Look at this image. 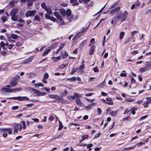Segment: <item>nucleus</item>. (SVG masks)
Returning a JSON list of instances; mask_svg holds the SVG:
<instances>
[{
	"label": "nucleus",
	"instance_id": "obj_1",
	"mask_svg": "<svg viewBox=\"0 0 151 151\" xmlns=\"http://www.w3.org/2000/svg\"><path fill=\"white\" fill-rule=\"evenodd\" d=\"M118 14L119 17V19L122 22L126 20L128 13L126 10H125L123 13L122 12H119Z\"/></svg>",
	"mask_w": 151,
	"mask_h": 151
},
{
	"label": "nucleus",
	"instance_id": "obj_2",
	"mask_svg": "<svg viewBox=\"0 0 151 151\" xmlns=\"http://www.w3.org/2000/svg\"><path fill=\"white\" fill-rule=\"evenodd\" d=\"M120 7H117L112 10L109 9V10H108L107 12H109L110 14L113 15L117 13L120 10Z\"/></svg>",
	"mask_w": 151,
	"mask_h": 151
},
{
	"label": "nucleus",
	"instance_id": "obj_3",
	"mask_svg": "<svg viewBox=\"0 0 151 151\" xmlns=\"http://www.w3.org/2000/svg\"><path fill=\"white\" fill-rule=\"evenodd\" d=\"M55 11L53 13L54 15L59 20L62 21V18L60 14V10L56 9H55Z\"/></svg>",
	"mask_w": 151,
	"mask_h": 151
},
{
	"label": "nucleus",
	"instance_id": "obj_4",
	"mask_svg": "<svg viewBox=\"0 0 151 151\" xmlns=\"http://www.w3.org/2000/svg\"><path fill=\"white\" fill-rule=\"evenodd\" d=\"M36 12V11L35 10L33 11L29 10L26 12L25 16L27 17H33L35 15Z\"/></svg>",
	"mask_w": 151,
	"mask_h": 151
},
{
	"label": "nucleus",
	"instance_id": "obj_5",
	"mask_svg": "<svg viewBox=\"0 0 151 151\" xmlns=\"http://www.w3.org/2000/svg\"><path fill=\"white\" fill-rule=\"evenodd\" d=\"M85 68V65L84 64H82L79 66L78 68H76L77 71L78 73L81 74L83 72V69Z\"/></svg>",
	"mask_w": 151,
	"mask_h": 151
},
{
	"label": "nucleus",
	"instance_id": "obj_6",
	"mask_svg": "<svg viewBox=\"0 0 151 151\" xmlns=\"http://www.w3.org/2000/svg\"><path fill=\"white\" fill-rule=\"evenodd\" d=\"M52 49V47L51 46L49 47L46 48L44 52L42 53V55L43 56H45L47 55L49 52H50L51 50Z\"/></svg>",
	"mask_w": 151,
	"mask_h": 151
},
{
	"label": "nucleus",
	"instance_id": "obj_7",
	"mask_svg": "<svg viewBox=\"0 0 151 151\" xmlns=\"http://www.w3.org/2000/svg\"><path fill=\"white\" fill-rule=\"evenodd\" d=\"M34 57L33 56H32L29 58L25 59L23 62L24 64H29L31 63L33 60Z\"/></svg>",
	"mask_w": 151,
	"mask_h": 151
},
{
	"label": "nucleus",
	"instance_id": "obj_8",
	"mask_svg": "<svg viewBox=\"0 0 151 151\" xmlns=\"http://www.w3.org/2000/svg\"><path fill=\"white\" fill-rule=\"evenodd\" d=\"M49 96L53 99H60V97L59 96L55 94H49Z\"/></svg>",
	"mask_w": 151,
	"mask_h": 151
},
{
	"label": "nucleus",
	"instance_id": "obj_9",
	"mask_svg": "<svg viewBox=\"0 0 151 151\" xmlns=\"http://www.w3.org/2000/svg\"><path fill=\"white\" fill-rule=\"evenodd\" d=\"M18 9L17 8H15L12 9L10 12V16L16 15L18 13Z\"/></svg>",
	"mask_w": 151,
	"mask_h": 151
},
{
	"label": "nucleus",
	"instance_id": "obj_10",
	"mask_svg": "<svg viewBox=\"0 0 151 151\" xmlns=\"http://www.w3.org/2000/svg\"><path fill=\"white\" fill-rule=\"evenodd\" d=\"M86 29H83V30L81 31L80 32H79L76 34L75 35L76 36V37L77 38H78L80 37L82 35H83V33L86 30Z\"/></svg>",
	"mask_w": 151,
	"mask_h": 151
},
{
	"label": "nucleus",
	"instance_id": "obj_11",
	"mask_svg": "<svg viewBox=\"0 0 151 151\" xmlns=\"http://www.w3.org/2000/svg\"><path fill=\"white\" fill-rule=\"evenodd\" d=\"M10 84L11 85V86L14 87L17 84V81H14V80L12 79L10 81Z\"/></svg>",
	"mask_w": 151,
	"mask_h": 151
},
{
	"label": "nucleus",
	"instance_id": "obj_12",
	"mask_svg": "<svg viewBox=\"0 0 151 151\" xmlns=\"http://www.w3.org/2000/svg\"><path fill=\"white\" fill-rule=\"evenodd\" d=\"M22 90V89L21 88H15L13 89H12V93L15 92L17 91H20Z\"/></svg>",
	"mask_w": 151,
	"mask_h": 151
},
{
	"label": "nucleus",
	"instance_id": "obj_13",
	"mask_svg": "<svg viewBox=\"0 0 151 151\" xmlns=\"http://www.w3.org/2000/svg\"><path fill=\"white\" fill-rule=\"evenodd\" d=\"M106 101H107L106 104L109 105H113V104L112 102V99L109 98H106Z\"/></svg>",
	"mask_w": 151,
	"mask_h": 151
},
{
	"label": "nucleus",
	"instance_id": "obj_14",
	"mask_svg": "<svg viewBox=\"0 0 151 151\" xmlns=\"http://www.w3.org/2000/svg\"><path fill=\"white\" fill-rule=\"evenodd\" d=\"M2 90L6 92L12 93V89L6 87L2 88Z\"/></svg>",
	"mask_w": 151,
	"mask_h": 151
},
{
	"label": "nucleus",
	"instance_id": "obj_15",
	"mask_svg": "<svg viewBox=\"0 0 151 151\" xmlns=\"http://www.w3.org/2000/svg\"><path fill=\"white\" fill-rule=\"evenodd\" d=\"M113 19L114 21V24H115L118 22V20L119 19V17L118 14L116 16L114 17Z\"/></svg>",
	"mask_w": 151,
	"mask_h": 151
},
{
	"label": "nucleus",
	"instance_id": "obj_16",
	"mask_svg": "<svg viewBox=\"0 0 151 151\" xmlns=\"http://www.w3.org/2000/svg\"><path fill=\"white\" fill-rule=\"evenodd\" d=\"M117 110L114 111H112L110 112V114L111 116L114 117L117 115Z\"/></svg>",
	"mask_w": 151,
	"mask_h": 151
},
{
	"label": "nucleus",
	"instance_id": "obj_17",
	"mask_svg": "<svg viewBox=\"0 0 151 151\" xmlns=\"http://www.w3.org/2000/svg\"><path fill=\"white\" fill-rule=\"evenodd\" d=\"M76 102L77 104L79 106H81L83 105L79 99H76Z\"/></svg>",
	"mask_w": 151,
	"mask_h": 151
},
{
	"label": "nucleus",
	"instance_id": "obj_18",
	"mask_svg": "<svg viewBox=\"0 0 151 151\" xmlns=\"http://www.w3.org/2000/svg\"><path fill=\"white\" fill-rule=\"evenodd\" d=\"M11 17V19L15 21H17L18 18V17L17 15H14L12 16H10Z\"/></svg>",
	"mask_w": 151,
	"mask_h": 151
},
{
	"label": "nucleus",
	"instance_id": "obj_19",
	"mask_svg": "<svg viewBox=\"0 0 151 151\" xmlns=\"http://www.w3.org/2000/svg\"><path fill=\"white\" fill-rule=\"evenodd\" d=\"M70 2L71 3L73 4V5L75 6L78 5V4L77 0H70Z\"/></svg>",
	"mask_w": 151,
	"mask_h": 151
},
{
	"label": "nucleus",
	"instance_id": "obj_20",
	"mask_svg": "<svg viewBox=\"0 0 151 151\" xmlns=\"http://www.w3.org/2000/svg\"><path fill=\"white\" fill-rule=\"evenodd\" d=\"M52 58L53 59L54 62H57L58 60L60 59L61 57L60 56L57 57H53Z\"/></svg>",
	"mask_w": 151,
	"mask_h": 151
},
{
	"label": "nucleus",
	"instance_id": "obj_21",
	"mask_svg": "<svg viewBox=\"0 0 151 151\" xmlns=\"http://www.w3.org/2000/svg\"><path fill=\"white\" fill-rule=\"evenodd\" d=\"M148 70L147 69V68L146 66L145 68H140L139 71L141 73H143Z\"/></svg>",
	"mask_w": 151,
	"mask_h": 151
},
{
	"label": "nucleus",
	"instance_id": "obj_22",
	"mask_svg": "<svg viewBox=\"0 0 151 151\" xmlns=\"http://www.w3.org/2000/svg\"><path fill=\"white\" fill-rule=\"evenodd\" d=\"M135 146H136V145H133L132 146L129 147H128L125 148L124 149V150L128 151V150H129L133 149L135 147Z\"/></svg>",
	"mask_w": 151,
	"mask_h": 151
},
{
	"label": "nucleus",
	"instance_id": "obj_23",
	"mask_svg": "<svg viewBox=\"0 0 151 151\" xmlns=\"http://www.w3.org/2000/svg\"><path fill=\"white\" fill-rule=\"evenodd\" d=\"M60 14L62 15L63 16H64L66 15V11L65 10L62 9L60 10Z\"/></svg>",
	"mask_w": 151,
	"mask_h": 151
},
{
	"label": "nucleus",
	"instance_id": "obj_24",
	"mask_svg": "<svg viewBox=\"0 0 151 151\" xmlns=\"http://www.w3.org/2000/svg\"><path fill=\"white\" fill-rule=\"evenodd\" d=\"M34 93H36V96H40V91L36 89L34 90Z\"/></svg>",
	"mask_w": 151,
	"mask_h": 151
},
{
	"label": "nucleus",
	"instance_id": "obj_25",
	"mask_svg": "<svg viewBox=\"0 0 151 151\" xmlns=\"http://www.w3.org/2000/svg\"><path fill=\"white\" fill-rule=\"evenodd\" d=\"M20 78V76L19 75L17 76L14 77V78H12V79L14 80V81H17H17L19 80Z\"/></svg>",
	"mask_w": 151,
	"mask_h": 151
},
{
	"label": "nucleus",
	"instance_id": "obj_26",
	"mask_svg": "<svg viewBox=\"0 0 151 151\" xmlns=\"http://www.w3.org/2000/svg\"><path fill=\"white\" fill-rule=\"evenodd\" d=\"M137 108H135L134 107H133L131 108V111L133 115H134L135 113V111L137 109Z\"/></svg>",
	"mask_w": 151,
	"mask_h": 151
},
{
	"label": "nucleus",
	"instance_id": "obj_27",
	"mask_svg": "<svg viewBox=\"0 0 151 151\" xmlns=\"http://www.w3.org/2000/svg\"><path fill=\"white\" fill-rule=\"evenodd\" d=\"M94 46L93 45H92L91 47V49L90 50V52H89L90 54L91 55V54H92L93 53V52H94Z\"/></svg>",
	"mask_w": 151,
	"mask_h": 151
},
{
	"label": "nucleus",
	"instance_id": "obj_28",
	"mask_svg": "<svg viewBox=\"0 0 151 151\" xmlns=\"http://www.w3.org/2000/svg\"><path fill=\"white\" fill-rule=\"evenodd\" d=\"M68 56V53L66 51H64L62 55V58H66Z\"/></svg>",
	"mask_w": 151,
	"mask_h": 151
},
{
	"label": "nucleus",
	"instance_id": "obj_29",
	"mask_svg": "<svg viewBox=\"0 0 151 151\" xmlns=\"http://www.w3.org/2000/svg\"><path fill=\"white\" fill-rule=\"evenodd\" d=\"M74 96L75 98L78 99L79 97H81V94H78L77 93H74Z\"/></svg>",
	"mask_w": 151,
	"mask_h": 151
},
{
	"label": "nucleus",
	"instance_id": "obj_30",
	"mask_svg": "<svg viewBox=\"0 0 151 151\" xmlns=\"http://www.w3.org/2000/svg\"><path fill=\"white\" fill-rule=\"evenodd\" d=\"M67 19L69 22H70L73 19V15L67 17Z\"/></svg>",
	"mask_w": 151,
	"mask_h": 151
},
{
	"label": "nucleus",
	"instance_id": "obj_31",
	"mask_svg": "<svg viewBox=\"0 0 151 151\" xmlns=\"http://www.w3.org/2000/svg\"><path fill=\"white\" fill-rule=\"evenodd\" d=\"M59 127L58 128V130H61L62 129V128L63 127V126L62 124V123H61L59 120Z\"/></svg>",
	"mask_w": 151,
	"mask_h": 151
},
{
	"label": "nucleus",
	"instance_id": "obj_32",
	"mask_svg": "<svg viewBox=\"0 0 151 151\" xmlns=\"http://www.w3.org/2000/svg\"><path fill=\"white\" fill-rule=\"evenodd\" d=\"M45 10L46 11L47 13L51 14H52V10L50 8H47V9Z\"/></svg>",
	"mask_w": 151,
	"mask_h": 151
},
{
	"label": "nucleus",
	"instance_id": "obj_33",
	"mask_svg": "<svg viewBox=\"0 0 151 151\" xmlns=\"http://www.w3.org/2000/svg\"><path fill=\"white\" fill-rule=\"evenodd\" d=\"M13 126L14 129H19V124H14Z\"/></svg>",
	"mask_w": 151,
	"mask_h": 151
},
{
	"label": "nucleus",
	"instance_id": "obj_34",
	"mask_svg": "<svg viewBox=\"0 0 151 151\" xmlns=\"http://www.w3.org/2000/svg\"><path fill=\"white\" fill-rule=\"evenodd\" d=\"M76 77H73L71 78H68V80L70 81H74L76 79Z\"/></svg>",
	"mask_w": 151,
	"mask_h": 151
},
{
	"label": "nucleus",
	"instance_id": "obj_35",
	"mask_svg": "<svg viewBox=\"0 0 151 151\" xmlns=\"http://www.w3.org/2000/svg\"><path fill=\"white\" fill-rule=\"evenodd\" d=\"M137 32L138 31H133L131 32V34L132 36V38L133 39L134 38L135 34L137 33Z\"/></svg>",
	"mask_w": 151,
	"mask_h": 151
},
{
	"label": "nucleus",
	"instance_id": "obj_36",
	"mask_svg": "<svg viewBox=\"0 0 151 151\" xmlns=\"http://www.w3.org/2000/svg\"><path fill=\"white\" fill-rule=\"evenodd\" d=\"M125 33L123 32H121L119 35V39L121 40L122 39Z\"/></svg>",
	"mask_w": 151,
	"mask_h": 151
},
{
	"label": "nucleus",
	"instance_id": "obj_37",
	"mask_svg": "<svg viewBox=\"0 0 151 151\" xmlns=\"http://www.w3.org/2000/svg\"><path fill=\"white\" fill-rule=\"evenodd\" d=\"M11 37L12 38L14 39H17L18 37V36L14 34H13L11 35Z\"/></svg>",
	"mask_w": 151,
	"mask_h": 151
},
{
	"label": "nucleus",
	"instance_id": "obj_38",
	"mask_svg": "<svg viewBox=\"0 0 151 151\" xmlns=\"http://www.w3.org/2000/svg\"><path fill=\"white\" fill-rule=\"evenodd\" d=\"M68 94V92L66 91H64V92L60 93V95L62 96H66Z\"/></svg>",
	"mask_w": 151,
	"mask_h": 151
},
{
	"label": "nucleus",
	"instance_id": "obj_39",
	"mask_svg": "<svg viewBox=\"0 0 151 151\" xmlns=\"http://www.w3.org/2000/svg\"><path fill=\"white\" fill-rule=\"evenodd\" d=\"M71 14V12L70 9H68L66 12V14L67 17L70 16Z\"/></svg>",
	"mask_w": 151,
	"mask_h": 151
},
{
	"label": "nucleus",
	"instance_id": "obj_40",
	"mask_svg": "<svg viewBox=\"0 0 151 151\" xmlns=\"http://www.w3.org/2000/svg\"><path fill=\"white\" fill-rule=\"evenodd\" d=\"M21 123L22 124V125L23 126V128L24 129H25L26 128V125L25 122L24 121H21Z\"/></svg>",
	"mask_w": 151,
	"mask_h": 151
},
{
	"label": "nucleus",
	"instance_id": "obj_41",
	"mask_svg": "<svg viewBox=\"0 0 151 151\" xmlns=\"http://www.w3.org/2000/svg\"><path fill=\"white\" fill-rule=\"evenodd\" d=\"M134 4L135 5L136 7H137V6H139L140 5V2H139V0H138Z\"/></svg>",
	"mask_w": 151,
	"mask_h": 151
},
{
	"label": "nucleus",
	"instance_id": "obj_42",
	"mask_svg": "<svg viewBox=\"0 0 151 151\" xmlns=\"http://www.w3.org/2000/svg\"><path fill=\"white\" fill-rule=\"evenodd\" d=\"M6 132H8L9 134H11L12 133V129L11 128H6Z\"/></svg>",
	"mask_w": 151,
	"mask_h": 151
},
{
	"label": "nucleus",
	"instance_id": "obj_43",
	"mask_svg": "<svg viewBox=\"0 0 151 151\" xmlns=\"http://www.w3.org/2000/svg\"><path fill=\"white\" fill-rule=\"evenodd\" d=\"M41 6L45 10H46V9L47 8V7L46 6L44 2L42 3V4Z\"/></svg>",
	"mask_w": 151,
	"mask_h": 151
},
{
	"label": "nucleus",
	"instance_id": "obj_44",
	"mask_svg": "<svg viewBox=\"0 0 151 151\" xmlns=\"http://www.w3.org/2000/svg\"><path fill=\"white\" fill-rule=\"evenodd\" d=\"M149 103V101H146L145 103H144L143 105H145L144 106L145 108L148 107V105Z\"/></svg>",
	"mask_w": 151,
	"mask_h": 151
},
{
	"label": "nucleus",
	"instance_id": "obj_45",
	"mask_svg": "<svg viewBox=\"0 0 151 151\" xmlns=\"http://www.w3.org/2000/svg\"><path fill=\"white\" fill-rule=\"evenodd\" d=\"M64 45L65 44H61L59 46V49L58 50V51H59V50L63 49L64 47Z\"/></svg>",
	"mask_w": 151,
	"mask_h": 151
},
{
	"label": "nucleus",
	"instance_id": "obj_46",
	"mask_svg": "<svg viewBox=\"0 0 151 151\" xmlns=\"http://www.w3.org/2000/svg\"><path fill=\"white\" fill-rule=\"evenodd\" d=\"M146 66L147 68V69L148 70L150 69L151 68V61L147 64Z\"/></svg>",
	"mask_w": 151,
	"mask_h": 151
},
{
	"label": "nucleus",
	"instance_id": "obj_47",
	"mask_svg": "<svg viewBox=\"0 0 151 151\" xmlns=\"http://www.w3.org/2000/svg\"><path fill=\"white\" fill-rule=\"evenodd\" d=\"M35 20L40 21V19L38 15H36L34 17Z\"/></svg>",
	"mask_w": 151,
	"mask_h": 151
},
{
	"label": "nucleus",
	"instance_id": "obj_48",
	"mask_svg": "<svg viewBox=\"0 0 151 151\" xmlns=\"http://www.w3.org/2000/svg\"><path fill=\"white\" fill-rule=\"evenodd\" d=\"M0 46L2 47L3 48V49H6V47H5V44L3 42H1V43L0 44Z\"/></svg>",
	"mask_w": 151,
	"mask_h": 151
},
{
	"label": "nucleus",
	"instance_id": "obj_49",
	"mask_svg": "<svg viewBox=\"0 0 151 151\" xmlns=\"http://www.w3.org/2000/svg\"><path fill=\"white\" fill-rule=\"evenodd\" d=\"M49 77V75L47 73H45L44 75V78L47 79Z\"/></svg>",
	"mask_w": 151,
	"mask_h": 151
},
{
	"label": "nucleus",
	"instance_id": "obj_50",
	"mask_svg": "<svg viewBox=\"0 0 151 151\" xmlns=\"http://www.w3.org/2000/svg\"><path fill=\"white\" fill-rule=\"evenodd\" d=\"M118 3L117 2H116L114 3L109 8V9L110 10L112 8H113L116 5H117Z\"/></svg>",
	"mask_w": 151,
	"mask_h": 151
},
{
	"label": "nucleus",
	"instance_id": "obj_51",
	"mask_svg": "<svg viewBox=\"0 0 151 151\" xmlns=\"http://www.w3.org/2000/svg\"><path fill=\"white\" fill-rule=\"evenodd\" d=\"M87 43L86 40H84L82 42L80 46L83 47L84 45H86Z\"/></svg>",
	"mask_w": 151,
	"mask_h": 151
},
{
	"label": "nucleus",
	"instance_id": "obj_52",
	"mask_svg": "<svg viewBox=\"0 0 151 151\" xmlns=\"http://www.w3.org/2000/svg\"><path fill=\"white\" fill-rule=\"evenodd\" d=\"M125 101L127 102H132L133 101H134V100L130 98H128L126 99Z\"/></svg>",
	"mask_w": 151,
	"mask_h": 151
},
{
	"label": "nucleus",
	"instance_id": "obj_53",
	"mask_svg": "<svg viewBox=\"0 0 151 151\" xmlns=\"http://www.w3.org/2000/svg\"><path fill=\"white\" fill-rule=\"evenodd\" d=\"M100 132H99L98 134H95L94 136V139H95L98 138L100 136Z\"/></svg>",
	"mask_w": 151,
	"mask_h": 151
},
{
	"label": "nucleus",
	"instance_id": "obj_54",
	"mask_svg": "<svg viewBox=\"0 0 151 151\" xmlns=\"http://www.w3.org/2000/svg\"><path fill=\"white\" fill-rule=\"evenodd\" d=\"M7 98L9 99H12L14 100H19V96L18 97H9L8 98Z\"/></svg>",
	"mask_w": 151,
	"mask_h": 151
},
{
	"label": "nucleus",
	"instance_id": "obj_55",
	"mask_svg": "<svg viewBox=\"0 0 151 151\" xmlns=\"http://www.w3.org/2000/svg\"><path fill=\"white\" fill-rule=\"evenodd\" d=\"M7 18L6 17L3 16L2 17V22H4L6 21Z\"/></svg>",
	"mask_w": 151,
	"mask_h": 151
},
{
	"label": "nucleus",
	"instance_id": "obj_56",
	"mask_svg": "<svg viewBox=\"0 0 151 151\" xmlns=\"http://www.w3.org/2000/svg\"><path fill=\"white\" fill-rule=\"evenodd\" d=\"M91 107L90 106V105H89L86 106V107H85V109L86 110H89L91 109Z\"/></svg>",
	"mask_w": 151,
	"mask_h": 151
},
{
	"label": "nucleus",
	"instance_id": "obj_57",
	"mask_svg": "<svg viewBox=\"0 0 151 151\" xmlns=\"http://www.w3.org/2000/svg\"><path fill=\"white\" fill-rule=\"evenodd\" d=\"M67 97H68V98L69 99H72L73 100H74L75 99L74 96H68Z\"/></svg>",
	"mask_w": 151,
	"mask_h": 151
},
{
	"label": "nucleus",
	"instance_id": "obj_58",
	"mask_svg": "<svg viewBox=\"0 0 151 151\" xmlns=\"http://www.w3.org/2000/svg\"><path fill=\"white\" fill-rule=\"evenodd\" d=\"M88 135H83L82 136V138H83V140H85L88 137Z\"/></svg>",
	"mask_w": 151,
	"mask_h": 151
},
{
	"label": "nucleus",
	"instance_id": "obj_59",
	"mask_svg": "<svg viewBox=\"0 0 151 151\" xmlns=\"http://www.w3.org/2000/svg\"><path fill=\"white\" fill-rule=\"evenodd\" d=\"M18 109L19 106H13L12 107V109L13 110H16Z\"/></svg>",
	"mask_w": 151,
	"mask_h": 151
},
{
	"label": "nucleus",
	"instance_id": "obj_60",
	"mask_svg": "<svg viewBox=\"0 0 151 151\" xmlns=\"http://www.w3.org/2000/svg\"><path fill=\"white\" fill-rule=\"evenodd\" d=\"M76 71H77V70L76 69H75L74 68H73L71 72H70L71 74H73Z\"/></svg>",
	"mask_w": 151,
	"mask_h": 151
},
{
	"label": "nucleus",
	"instance_id": "obj_61",
	"mask_svg": "<svg viewBox=\"0 0 151 151\" xmlns=\"http://www.w3.org/2000/svg\"><path fill=\"white\" fill-rule=\"evenodd\" d=\"M33 103H31L27 104L26 106L27 108H30L33 106Z\"/></svg>",
	"mask_w": 151,
	"mask_h": 151
},
{
	"label": "nucleus",
	"instance_id": "obj_62",
	"mask_svg": "<svg viewBox=\"0 0 151 151\" xmlns=\"http://www.w3.org/2000/svg\"><path fill=\"white\" fill-rule=\"evenodd\" d=\"M145 144V143L142 142H140L139 143H137L136 145L138 146H140L142 145H143Z\"/></svg>",
	"mask_w": 151,
	"mask_h": 151
},
{
	"label": "nucleus",
	"instance_id": "obj_63",
	"mask_svg": "<svg viewBox=\"0 0 151 151\" xmlns=\"http://www.w3.org/2000/svg\"><path fill=\"white\" fill-rule=\"evenodd\" d=\"M14 45L13 44H10L8 46V48L9 49H12Z\"/></svg>",
	"mask_w": 151,
	"mask_h": 151
},
{
	"label": "nucleus",
	"instance_id": "obj_64",
	"mask_svg": "<svg viewBox=\"0 0 151 151\" xmlns=\"http://www.w3.org/2000/svg\"><path fill=\"white\" fill-rule=\"evenodd\" d=\"M93 70L95 72H98L99 71V70L97 67H96L93 68Z\"/></svg>",
	"mask_w": 151,
	"mask_h": 151
}]
</instances>
